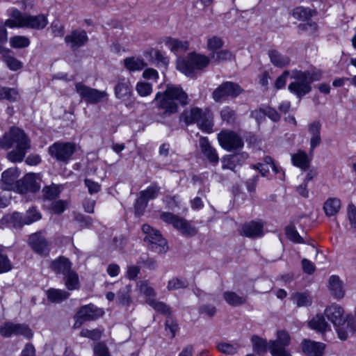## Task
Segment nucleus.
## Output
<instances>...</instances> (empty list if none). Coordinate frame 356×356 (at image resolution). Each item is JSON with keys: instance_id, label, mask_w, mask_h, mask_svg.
I'll return each instance as SVG.
<instances>
[{"instance_id": "nucleus-13", "label": "nucleus", "mask_w": 356, "mask_h": 356, "mask_svg": "<svg viewBox=\"0 0 356 356\" xmlns=\"http://www.w3.org/2000/svg\"><path fill=\"white\" fill-rule=\"evenodd\" d=\"M220 146L227 151L242 148L244 143L241 137L233 131H222L218 135Z\"/></svg>"}, {"instance_id": "nucleus-29", "label": "nucleus", "mask_w": 356, "mask_h": 356, "mask_svg": "<svg viewBox=\"0 0 356 356\" xmlns=\"http://www.w3.org/2000/svg\"><path fill=\"white\" fill-rule=\"evenodd\" d=\"M268 54L270 62L277 67H285L290 63L289 56L282 54L275 49L269 50Z\"/></svg>"}, {"instance_id": "nucleus-37", "label": "nucleus", "mask_w": 356, "mask_h": 356, "mask_svg": "<svg viewBox=\"0 0 356 356\" xmlns=\"http://www.w3.org/2000/svg\"><path fill=\"white\" fill-rule=\"evenodd\" d=\"M123 62L125 68L129 72L140 71L146 66L143 59L135 57L126 58Z\"/></svg>"}, {"instance_id": "nucleus-7", "label": "nucleus", "mask_w": 356, "mask_h": 356, "mask_svg": "<svg viewBox=\"0 0 356 356\" xmlns=\"http://www.w3.org/2000/svg\"><path fill=\"white\" fill-rule=\"evenodd\" d=\"M180 120H183L187 125L196 123L203 131L207 133L212 131L213 125L212 120L198 107L185 109L180 115Z\"/></svg>"}, {"instance_id": "nucleus-16", "label": "nucleus", "mask_w": 356, "mask_h": 356, "mask_svg": "<svg viewBox=\"0 0 356 356\" xmlns=\"http://www.w3.org/2000/svg\"><path fill=\"white\" fill-rule=\"evenodd\" d=\"M243 92V90L238 84L226 81L214 90L212 96L216 102H220L226 97H236Z\"/></svg>"}, {"instance_id": "nucleus-50", "label": "nucleus", "mask_w": 356, "mask_h": 356, "mask_svg": "<svg viewBox=\"0 0 356 356\" xmlns=\"http://www.w3.org/2000/svg\"><path fill=\"white\" fill-rule=\"evenodd\" d=\"M220 116L222 121L228 124H234L236 119V112L229 106L224 107L221 110Z\"/></svg>"}, {"instance_id": "nucleus-18", "label": "nucleus", "mask_w": 356, "mask_h": 356, "mask_svg": "<svg viewBox=\"0 0 356 356\" xmlns=\"http://www.w3.org/2000/svg\"><path fill=\"white\" fill-rule=\"evenodd\" d=\"M28 243L37 254L47 255L50 250V243L41 232H35L29 236Z\"/></svg>"}, {"instance_id": "nucleus-33", "label": "nucleus", "mask_w": 356, "mask_h": 356, "mask_svg": "<svg viewBox=\"0 0 356 356\" xmlns=\"http://www.w3.org/2000/svg\"><path fill=\"white\" fill-rule=\"evenodd\" d=\"M291 161L292 163L295 166L298 167L303 170H307L310 163L307 154L302 150H298L297 153L293 154L291 156Z\"/></svg>"}, {"instance_id": "nucleus-44", "label": "nucleus", "mask_w": 356, "mask_h": 356, "mask_svg": "<svg viewBox=\"0 0 356 356\" xmlns=\"http://www.w3.org/2000/svg\"><path fill=\"white\" fill-rule=\"evenodd\" d=\"M19 99V93L16 88L0 87V100H8L13 102Z\"/></svg>"}, {"instance_id": "nucleus-43", "label": "nucleus", "mask_w": 356, "mask_h": 356, "mask_svg": "<svg viewBox=\"0 0 356 356\" xmlns=\"http://www.w3.org/2000/svg\"><path fill=\"white\" fill-rule=\"evenodd\" d=\"M161 191V187L156 182H152L145 190L140 192V195L146 199L148 202L150 200H154L159 196Z\"/></svg>"}, {"instance_id": "nucleus-17", "label": "nucleus", "mask_w": 356, "mask_h": 356, "mask_svg": "<svg viewBox=\"0 0 356 356\" xmlns=\"http://www.w3.org/2000/svg\"><path fill=\"white\" fill-rule=\"evenodd\" d=\"M0 334L5 337L12 335H23L27 338L33 336L32 330L25 324L7 322L0 325Z\"/></svg>"}, {"instance_id": "nucleus-23", "label": "nucleus", "mask_w": 356, "mask_h": 356, "mask_svg": "<svg viewBox=\"0 0 356 356\" xmlns=\"http://www.w3.org/2000/svg\"><path fill=\"white\" fill-rule=\"evenodd\" d=\"M264 223L260 221H250L245 223L240 231L241 235L248 238H258L264 234Z\"/></svg>"}, {"instance_id": "nucleus-38", "label": "nucleus", "mask_w": 356, "mask_h": 356, "mask_svg": "<svg viewBox=\"0 0 356 356\" xmlns=\"http://www.w3.org/2000/svg\"><path fill=\"white\" fill-rule=\"evenodd\" d=\"M131 285L127 284L122 286L117 293L116 300L119 305L128 306L131 302Z\"/></svg>"}, {"instance_id": "nucleus-35", "label": "nucleus", "mask_w": 356, "mask_h": 356, "mask_svg": "<svg viewBox=\"0 0 356 356\" xmlns=\"http://www.w3.org/2000/svg\"><path fill=\"white\" fill-rule=\"evenodd\" d=\"M8 248L0 245V274L8 273L13 269V264L8 255Z\"/></svg>"}, {"instance_id": "nucleus-40", "label": "nucleus", "mask_w": 356, "mask_h": 356, "mask_svg": "<svg viewBox=\"0 0 356 356\" xmlns=\"http://www.w3.org/2000/svg\"><path fill=\"white\" fill-rule=\"evenodd\" d=\"M47 298L52 302L59 303L66 300L70 296V293L56 289H49L47 292Z\"/></svg>"}, {"instance_id": "nucleus-10", "label": "nucleus", "mask_w": 356, "mask_h": 356, "mask_svg": "<svg viewBox=\"0 0 356 356\" xmlns=\"http://www.w3.org/2000/svg\"><path fill=\"white\" fill-rule=\"evenodd\" d=\"M142 230L145 234L144 241L147 243L150 250L157 253H163L167 251V241L162 237L159 230L154 229L149 225H143Z\"/></svg>"}, {"instance_id": "nucleus-55", "label": "nucleus", "mask_w": 356, "mask_h": 356, "mask_svg": "<svg viewBox=\"0 0 356 356\" xmlns=\"http://www.w3.org/2000/svg\"><path fill=\"white\" fill-rule=\"evenodd\" d=\"M41 218L40 213L35 208H31L26 211L25 218L22 224H31Z\"/></svg>"}, {"instance_id": "nucleus-49", "label": "nucleus", "mask_w": 356, "mask_h": 356, "mask_svg": "<svg viewBox=\"0 0 356 356\" xmlns=\"http://www.w3.org/2000/svg\"><path fill=\"white\" fill-rule=\"evenodd\" d=\"M239 348L240 346L237 343H229L226 342H222L217 345V349L220 352L228 355H234L236 353Z\"/></svg>"}, {"instance_id": "nucleus-30", "label": "nucleus", "mask_w": 356, "mask_h": 356, "mask_svg": "<svg viewBox=\"0 0 356 356\" xmlns=\"http://www.w3.org/2000/svg\"><path fill=\"white\" fill-rule=\"evenodd\" d=\"M328 288L336 298H341L344 296V291L343 289L342 282L337 275H332L329 278Z\"/></svg>"}, {"instance_id": "nucleus-8", "label": "nucleus", "mask_w": 356, "mask_h": 356, "mask_svg": "<svg viewBox=\"0 0 356 356\" xmlns=\"http://www.w3.org/2000/svg\"><path fill=\"white\" fill-rule=\"evenodd\" d=\"M29 14L23 13L17 8L10 10V18L6 19L3 26H0V52L2 51V44L7 42L8 33L5 26L9 28H26Z\"/></svg>"}, {"instance_id": "nucleus-62", "label": "nucleus", "mask_w": 356, "mask_h": 356, "mask_svg": "<svg viewBox=\"0 0 356 356\" xmlns=\"http://www.w3.org/2000/svg\"><path fill=\"white\" fill-rule=\"evenodd\" d=\"M54 37H63L64 35V26L58 21L54 20L50 26Z\"/></svg>"}, {"instance_id": "nucleus-12", "label": "nucleus", "mask_w": 356, "mask_h": 356, "mask_svg": "<svg viewBox=\"0 0 356 356\" xmlns=\"http://www.w3.org/2000/svg\"><path fill=\"white\" fill-rule=\"evenodd\" d=\"M161 219L173 226L174 228L186 236H194L196 234L195 229L192 227L187 220L170 212H163Z\"/></svg>"}, {"instance_id": "nucleus-5", "label": "nucleus", "mask_w": 356, "mask_h": 356, "mask_svg": "<svg viewBox=\"0 0 356 356\" xmlns=\"http://www.w3.org/2000/svg\"><path fill=\"white\" fill-rule=\"evenodd\" d=\"M291 78L293 79L288 86V90L298 98L309 93L312 83L320 79V74L311 71L293 70L291 72Z\"/></svg>"}, {"instance_id": "nucleus-61", "label": "nucleus", "mask_w": 356, "mask_h": 356, "mask_svg": "<svg viewBox=\"0 0 356 356\" xmlns=\"http://www.w3.org/2000/svg\"><path fill=\"white\" fill-rule=\"evenodd\" d=\"M187 286L185 281L177 277H173L168 281L167 289L169 291L184 289Z\"/></svg>"}, {"instance_id": "nucleus-4", "label": "nucleus", "mask_w": 356, "mask_h": 356, "mask_svg": "<svg viewBox=\"0 0 356 356\" xmlns=\"http://www.w3.org/2000/svg\"><path fill=\"white\" fill-rule=\"evenodd\" d=\"M325 314L327 319L336 327L340 339L346 340L349 335L355 332L356 320L350 318H346L341 307L332 305L325 309Z\"/></svg>"}, {"instance_id": "nucleus-32", "label": "nucleus", "mask_w": 356, "mask_h": 356, "mask_svg": "<svg viewBox=\"0 0 356 356\" xmlns=\"http://www.w3.org/2000/svg\"><path fill=\"white\" fill-rule=\"evenodd\" d=\"M48 24V20L44 15H38L33 16L28 15L26 28L40 30L43 29Z\"/></svg>"}, {"instance_id": "nucleus-42", "label": "nucleus", "mask_w": 356, "mask_h": 356, "mask_svg": "<svg viewBox=\"0 0 356 356\" xmlns=\"http://www.w3.org/2000/svg\"><path fill=\"white\" fill-rule=\"evenodd\" d=\"M209 58L215 63H221L234 59V56L229 50L222 49L211 53Z\"/></svg>"}, {"instance_id": "nucleus-53", "label": "nucleus", "mask_w": 356, "mask_h": 356, "mask_svg": "<svg viewBox=\"0 0 356 356\" xmlns=\"http://www.w3.org/2000/svg\"><path fill=\"white\" fill-rule=\"evenodd\" d=\"M224 44L222 39L218 36H213L207 40V49L213 53L219 50Z\"/></svg>"}, {"instance_id": "nucleus-36", "label": "nucleus", "mask_w": 356, "mask_h": 356, "mask_svg": "<svg viewBox=\"0 0 356 356\" xmlns=\"http://www.w3.org/2000/svg\"><path fill=\"white\" fill-rule=\"evenodd\" d=\"M309 326L316 331L323 332L330 330L329 324L326 322L324 317L321 314H316L309 322Z\"/></svg>"}, {"instance_id": "nucleus-64", "label": "nucleus", "mask_w": 356, "mask_h": 356, "mask_svg": "<svg viewBox=\"0 0 356 356\" xmlns=\"http://www.w3.org/2000/svg\"><path fill=\"white\" fill-rule=\"evenodd\" d=\"M84 184L88 188V193L90 195L97 193L101 191V185L90 179H85Z\"/></svg>"}, {"instance_id": "nucleus-51", "label": "nucleus", "mask_w": 356, "mask_h": 356, "mask_svg": "<svg viewBox=\"0 0 356 356\" xmlns=\"http://www.w3.org/2000/svg\"><path fill=\"white\" fill-rule=\"evenodd\" d=\"M136 90L140 97H147L153 91L152 85L145 81H138L136 86Z\"/></svg>"}, {"instance_id": "nucleus-46", "label": "nucleus", "mask_w": 356, "mask_h": 356, "mask_svg": "<svg viewBox=\"0 0 356 356\" xmlns=\"http://www.w3.org/2000/svg\"><path fill=\"white\" fill-rule=\"evenodd\" d=\"M42 192L44 200H51L56 199L60 193V186L52 184L50 186L44 187Z\"/></svg>"}, {"instance_id": "nucleus-45", "label": "nucleus", "mask_w": 356, "mask_h": 356, "mask_svg": "<svg viewBox=\"0 0 356 356\" xmlns=\"http://www.w3.org/2000/svg\"><path fill=\"white\" fill-rule=\"evenodd\" d=\"M315 14V11L302 6L297 7L292 11V15L298 20H307Z\"/></svg>"}, {"instance_id": "nucleus-57", "label": "nucleus", "mask_w": 356, "mask_h": 356, "mask_svg": "<svg viewBox=\"0 0 356 356\" xmlns=\"http://www.w3.org/2000/svg\"><path fill=\"white\" fill-rule=\"evenodd\" d=\"M285 232L287 238L291 241L297 243H304L302 238L300 236L294 227L291 226L286 227L285 229Z\"/></svg>"}, {"instance_id": "nucleus-59", "label": "nucleus", "mask_w": 356, "mask_h": 356, "mask_svg": "<svg viewBox=\"0 0 356 356\" xmlns=\"http://www.w3.org/2000/svg\"><path fill=\"white\" fill-rule=\"evenodd\" d=\"M216 307L213 305L205 304L198 308L200 315L212 318L216 313Z\"/></svg>"}, {"instance_id": "nucleus-14", "label": "nucleus", "mask_w": 356, "mask_h": 356, "mask_svg": "<svg viewBox=\"0 0 356 356\" xmlns=\"http://www.w3.org/2000/svg\"><path fill=\"white\" fill-rule=\"evenodd\" d=\"M102 314L103 312L94 305L90 304L82 306L79 309L74 317L75 323L74 324V327L75 328H79L83 323L95 320Z\"/></svg>"}, {"instance_id": "nucleus-27", "label": "nucleus", "mask_w": 356, "mask_h": 356, "mask_svg": "<svg viewBox=\"0 0 356 356\" xmlns=\"http://www.w3.org/2000/svg\"><path fill=\"white\" fill-rule=\"evenodd\" d=\"M50 268L56 273H61L65 275L71 270L72 264L67 258L59 257L58 259L51 261Z\"/></svg>"}, {"instance_id": "nucleus-26", "label": "nucleus", "mask_w": 356, "mask_h": 356, "mask_svg": "<svg viewBox=\"0 0 356 356\" xmlns=\"http://www.w3.org/2000/svg\"><path fill=\"white\" fill-rule=\"evenodd\" d=\"M200 147L202 152L211 163L213 164L218 163L219 158L216 150L211 147L207 138L201 137L200 138Z\"/></svg>"}, {"instance_id": "nucleus-22", "label": "nucleus", "mask_w": 356, "mask_h": 356, "mask_svg": "<svg viewBox=\"0 0 356 356\" xmlns=\"http://www.w3.org/2000/svg\"><path fill=\"white\" fill-rule=\"evenodd\" d=\"M248 158L244 152L224 156L222 159V168L234 170L236 167L241 166Z\"/></svg>"}, {"instance_id": "nucleus-28", "label": "nucleus", "mask_w": 356, "mask_h": 356, "mask_svg": "<svg viewBox=\"0 0 356 356\" xmlns=\"http://www.w3.org/2000/svg\"><path fill=\"white\" fill-rule=\"evenodd\" d=\"M165 46L174 54L186 51L188 49V43L172 38H167L165 41Z\"/></svg>"}, {"instance_id": "nucleus-58", "label": "nucleus", "mask_w": 356, "mask_h": 356, "mask_svg": "<svg viewBox=\"0 0 356 356\" xmlns=\"http://www.w3.org/2000/svg\"><path fill=\"white\" fill-rule=\"evenodd\" d=\"M147 204L148 201L144 197H143L141 195H140L134 204L136 215H137L138 216L143 215L145 208L147 206Z\"/></svg>"}, {"instance_id": "nucleus-19", "label": "nucleus", "mask_w": 356, "mask_h": 356, "mask_svg": "<svg viewBox=\"0 0 356 356\" xmlns=\"http://www.w3.org/2000/svg\"><path fill=\"white\" fill-rule=\"evenodd\" d=\"M114 93L117 99L122 101H128L133 95L130 81L124 77L118 78L114 87Z\"/></svg>"}, {"instance_id": "nucleus-63", "label": "nucleus", "mask_w": 356, "mask_h": 356, "mask_svg": "<svg viewBox=\"0 0 356 356\" xmlns=\"http://www.w3.org/2000/svg\"><path fill=\"white\" fill-rule=\"evenodd\" d=\"M81 336L97 341L101 338L102 332L99 329H94L92 330L83 329L81 332Z\"/></svg>"}, {"instance_id": "nucleus-3", "label": "nucleus", "mask_w": 356, "mask_h": 356, "mask_svg": "<svg viewBox=\"0 0 356 356\" xmlns=\"http://www.w3.org/2000/svg\"><path fill=\"white\" fill-rule=\"evenodd\" d=\"M251 341L254 350L259 355L266 353L268 348L272 356H291L286 350V347L290 344L291 337L284 330L277 331V339L270 340L268 343L266 339L256 335L252 337Z\"/></svg>"}, {"instance_id": "nucleus-21", "label": "nucleus", "mask_w": 356, "mask_h": 356, "mask_svg": "<svg viewBox=\"0 0 356 356\" xmlns=\"http://www.w3.org/2000/svg\"><path fill=\"white\" fill-rule=\"evenodd\" d=\"M88 40V37L84 30H74L65 38V42L72 49H78L85 45Z\"/></svg>"}, {"instance_id": "nucleus-6", "label": "nucleus", "mask_w": 356, "mask_h": 356, "mask_svg": "<svg viewBox=\"0 0 356 356\" xmlns=\"http://www.w3.org/2000/svg\"><path fill=\"white\" fill-rule=\"evenodd\" d=\"M210 63V58L205 55L191 53L184 59L178 60L177 68L187 76L193 77L197 71L206 68Z\"/></svg>"}, {"instance_id": "nucleus-47", "label": "nucleus", "mask_w": 356, "mask_h": 356, "mask_svg": "<svg viewBox=\"0 0 356 356\" xmlns=\"http://www.w3.org/2000/svg\"><path fill=\"white\" fill-rule=\"evenodd\" d=\"M136 287L140 293L144 294L147 298H154L156 293L154 289L149 286L147 280H140L137 282Z\"/></svg>"}, {"instance_id": "nucleus-39", "label": "nucleus", "mask_w": 356, "mask_h": 356, "mask_svg": "<svg viewBox=\"0 0 356 356\" xmlns=\"http://www.w3.org/2000/svg\"><path fill=\"white\" fill-rule=\"evenodd\" d=\"M223 298L226 302L232 307H238L246 302L245 297L241 296L233 291H225Z\"/></svg>"}, {"instance_id": "nucleus-41", "label": "nucleus", "mask_w": 356, "mask_h": 356, "mask_svg": "<svg viewBox=\"0 0 356 356\" xmlns=\"http://www.w3.org/2000/svg\"><path fill=\"white\" fill-rule=\"evenodd\" d=\"M63 280L68 290L72 291L79 288L78 274L72 269L64 275Z\"/></svg>"}, {"instance_id": "nucleus-15", "label": "nucleus", "mask_w": 356, "mask_h": 356, "mask_svg": "<svg viewBox=\"0 0 356 356\" xmlns=\"http://www.w3.org/2000/svg\"><path fill=\"white\" fill-rule=\"evenodd\" d=\"M40 177L35 173H28L17 183L19 193H36L40 188Z\"/></svg>"}, {"instance_id": "nucleus-31", "label": "nucleus", "mask_w": 356, "mask_h": 356, "mask_svg": "<svg viewBox=\"0 0 356 356\" xmlns=\"http://www.w3.org/2000/svg\"><path fill=\"white\" fill-rule=\"evenodd\" d=\"M290 298L298 307H309L312 304V298L307 292L293 293Z\"/></svg>"}, {"instance_id": "nucleus-34", "label": "nucleus", "mask_w": 356, "mask_h": 356, "mask_svg": "<svg viewBox=\"0 0 356 356\" xmlns=\"http://www.w3.org/2000/svg\"><path fill=\"white\" fill-rule=\"evenodd\" d=\"M341 201L337 197H330L324 203L323 209L327 216H335L340 210Z\"/></svg>"}, {"instance_id": "nucleus-25", "label": "nucleus", "mask_w": 356, "mask_h": 356, "mask_svg": "<svg viewBox=\"0 0 356 356\" xmlns=\"http://www.w3.org/2000/svg\"><path fill=\"white\" fill-rule=\"evenodd\" d=\"M321 124L319 121H314L308 125V131L311 135V151H313L321 143Z\"/></svg>"}, {"instance_id": "nucleus-48", "label": "nucleus", "mask_w": 356, "mask_h": 356, "mask_svg": "<svg viewBox=\"0 0 356 356\" xmlns=\"http://www.w3.org/2000/svg\"><path fill=\"white\" fill-rule=\"evenodd\" d=\"M147 302L158 312L163 314H170V309L163 302H159L154 298H147Z\"/></svg>"}, {"instance_id": "nucleus-56", "label": "nucleus", "mask_w": 356, "mask_h": 356, "mask_svg": "<svg viewBox=\"0 0 356 356\" xmlns=\"http://www.w3.org/2000/svg\"><path fill=\"white\" fill-rule=\"evenodd\" d=\"M151 56L155 59L158 65H161L163 67H167L169 63V60L165 55L159 50L155 49L151 51Z\"/></svg>"}, {"instance_id": "nucleus-60", "label": "nucleus", "mask_w": 356, "mask_h": 356, "mask_svg": "<svg viewBox=\"0 0 356 356\" xmlns=\"http://www.w3.org/2000/svg\"><path fill=\"white\" fill-rule=\"evenodd\" d=\"M74 220L79 223V225L81 229L88 228L92 224V218L91 217L84 216L81 213L76 215Z\"/></svg>"}, {"instance_id": "nucleus-1", "label": "nucleus", "mask_w": 356, "mask_h": 356, "mask_svg": "<svg viewBox=\"0 0 356 356\" xmlns=\"http://www.w3.org/2000/svg\"><path fill=\"white\" fill-rule=\"evenodd\" d=\"M0 147L3 149L13 148L7 154L8 159L12 162H21L31 148V140L24 130L12 127L0 137Z\"/></svg>"}, {"instance_id": "nucleus-11", "label": "nucleus", "mask_w": 356, "mask_h": 356, "mask_svg": "<svg viewBox=\"0 0 356 356\" xmlns=\"http://www.w3.org/2000/svg\"><path fill=\"white\" fill-rule=\"evenodd\" d=\"M75 89L81 98L90 104H97L108 96L106 91L90 88L81 82L75 84Z\"/></svg>"}, {"instance_id": "nucleus-24", "label": "nucleus", "mask_w": 356, "mask_h": 356, "mask_svg": "<svg viewBox=\"0 0 356 356\" xmlns=\"http://www.w3.org/2000/svg\"><path fill=\"white\" fill-rule=\"evenodd\" d=\"M302 348L308 356H322L325 345L320 342L305 339L302 343Z\"/></svg>"}, {"instance_id": "nucleus-9", "label": "nucleus", "mask_w": 356, "mask_h": 356, "mask_svg": "<svg viewBox=\"0 0 356 356\" xmlns=\"http://www.w3.org/2000/svg\"><path fill=\"white\" fill-rule=\"evenodd\" d=\"M78 149L79 147L74 143L58 141L49 147L48 152L53 159L67 163Z\"/></svg>"}, {"instance_id": "nucleus-52", "label": "nucleus", "mask_w": 356, "mask_h": 356, "mask_svg": "<svg viewBox=\"0 0 356 356\" xmlns=\"http://www.w3.org/2000/svg\"><path fill=\"white\" fill-rule=\"evenodd\" d=\"M10 46L13 48H24L30 44V40L25 36H14L10 39Z\"/></svg>"}, {"instance_id": "nucleus-54", "label": "nucleus", "mask_w": 356, "mask_h": 356, "mask_svg": "<svg viewBox=\"0 0 356 356\" xmlns=\"http://www.w3.org/2000/svg\"><path fill=\"white\" fill-rule=\"evenodd\" d=\"M3 60L6 63L8 67L13 71H16L21 69L23 65L21 61L18 60L16 58L8 54L3 56Z\"/></svg>"}, {"instance_id": "nucleus-2", "label": "nucleus", "mask_w": 356, "mask_h": 356, "mask_svg": "<svg viewBox=\"0 0 356 356\" xmlns=\"http://www.w3.org/2000/svg\"><path fill=\"white\" fill-rule=\"evenodd\" d=\"M154 102L159 110L163 111L162 115L168 117L177 113L178 104L185 106L188 104V97L180 87L168 86L163 92H158Z\"/></svg>"}, {"instance_id": "nucleus-20", "label": "nucleus", "mask_w": 356, "mask_h": 356, "mask_svg": "<svg viewBox=\"0 0 356 356\" xmlns=\"http://www.w3.org/2000/svg\"><path fill=\"white\" fill-rule=\"evenodd\" d=\"M19 173L15 168H8L1 174L0 188L7 191H16Z\"/></svg>"}]
</instances>
